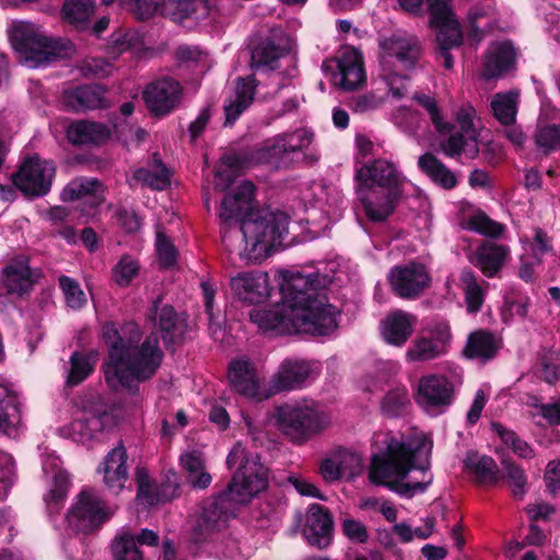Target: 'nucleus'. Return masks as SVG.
<instances>
[{
  "label": "nucleus",
  "instance_id": "36",
  "mask_svg": "<svg viewBox=\"0 0 560 560\" xmlns=\"http://www.w3.org/2000/svg\"><path fill=\"white\" fill-rule=\"evenodd\" d=\"M180 465L186 471L187 482L194 489H206L210 486L212 477L206 471L205 458L200 451H185L180 455Z\"/></svg>",
  "mask_w": 560,
  "mask_h": 560
},
{
  "label": "nucleus",
  "instance_id": "26",
  "mask_svg": "<svg viewBox=\"0 0 560 560\" xmlns=\"http://www.w3.org/2000/svg\"><path fill=\"white\" fill-rule=\"evenodd\" d=\"M332 524L327 509L319 504H312L306 513L303 534L311 545L325 548L330 542Z\"/></svg>",
  "mask_w": 560,
  "mask_h": 560
},
{
  "label": "nucleus",
  "instance_id": "55",
  "mask_svg": "<svg viewBox=\"0 0 560 560\" xmlns=\"http://www.w3.org/2000/svg\"><path fill=\"white\" fill-rule=\"evenodd\" d=\"M155 249L159 264L163 268H170L176 264L178 256L177 249L164 234L160 225L156 228Z\"/></svg>",
  "mask_w": 560,
  "mask_h": 560
},
{
  "label": "nucleus",
  "instance_id": "10",
  "mask_svg": "<svg viewBox=\"0 0 560 560\" xmlns=\"http://www.w3.org/2000/svg\"><path fill=\"white\" fill-rule=\"evenodd\" d=\"M280 430L294 443H303L313 434L325 429L330 418L313 404H285L277 409Z\"/></svg>",
  "mask_w": 560,
  "mask_h": 560
},
{
  "label": "nucleus",
  "instance_id": "20",
  "mask_svg": "<svg viewBox=\"0 0 560 560\" xmlns=\"http://www.w3.org/2000/svg\"><path fill=\"white\" fill-rule=\"evenodd\" d=\"M182 89L173 79H162L149 84L143 98L151 113L156 116L172 112L180 100Z\"/></svg>",
  "mask_w": 560,
  "mask_h": 560
},
{
  "label": "nucleus",
  "instance_id": "2",
  "mask_svg": "<svg viewBox=\"0 0 560 560\" xmlns=\"http://www.w3.org/2000/svg\"><path fill=\"white\" fill-rule=\"evenodd\" d=\"M279 276L282 303L249 313L250 320L259 329L323 336L337 328L338 312L317 291V275L283 270Z\"/></svg>",
  "mask_w": 560,
  "mask_h": 560
},
{
  "label": "nucleus",
  "instance_id": "22",
  "mask_svg": "<svg viewBox=\"0 0 560 560\" xmlns=\"http://www.w3.org/2000/svg\"><path fill=\"white\" fill-rule=\"evenodd\" d=\"M289 49V38L285 33L280 28H273L253 49L250 66L254 69L261 67L273 69Z\"/></svg>",
  "mask_w": 560,
  "mask_h": 560
},
{
  "label": "nucleus",
  "instance_id": "37",
  "mask_svg": "<svg viewBox=\"0 0 560 560\" xmlns=\"http://www.w3.org/2000/svg\"><path fill=\"white\" fill-rule=\"evenodd\" d=\"M500 348V340L490 331L479 329L468 336L464 348L465 357L469 359H492Z\"/></svg>",
  "mask_w": 560,
  "mask_h": 560
},
{
  "label": "nucleus",
  "instance_id": "34",
  "mask_svg": "<svg viewBox=\"0 0 560 560\" xmlns=\"http://www.w3.org/2000/svg\"><path fill=\"white\" fill-rule=\"evenodd\" d=\"M63 101L72 110L96 109L106 106L105 90L100 85H83L65 94Z\"/></svg>",
  "mask_w": 560,
  "mask_h": 560
},
{
  "label": "nucleus",
  "instance_id": "18",
  "mask_svg": "<svg viewBox=\"0 0 560 560\" xmlns=\"http://www.w3.org/2000/svg\"><path fill=\"white\" fill-rule=\"evenodd\" d=\"M54 175L55 167L50 162L33 155L24 160L12 180L25 195L43 196L49 191Z\"/></svg>",
  "mask_w": 560,
  "mask_h": 560
},
{
  "label": "nucleus",
  "instance_id": "14",
  "mask_svg": "<svg viewBox=\"0 0 560 560\" xmlns=\"http://www.w3.org/2000/svg\"><path fill=\"white\" fill-rule=\"evenodd\" d=\"M475 118L476 112L470 105H464L456 112L455 121L460 130L452 133L441 143V149L446 156L465 155L467 159H475L478 155V132L474 125Z\"/></svg>",
  "mask_w": 560,
  "mask_h": 560
},
{
  "label": "nucleus",
  "instance_id": "35",
  "mask_svg": "<svg viewBox=\"0 0 560 560\" xmlns=\"http://www.w3.org/2000/svg\"><path fill=\"white\" fill-rule=\"evenodd\" d=\"M161 13L177 22L189 18L198 21L209 15V3L208 0H164Z\"/></svg>",
  "mask_w": 560,
  "mask_h": 560
},
{
  "label": "nucleus",
  "instance_id": "11",
  "mask_svg": "<svg viewBox=\"0 0 560 560\" xmlns=\"http://www.w3.org/2000/svg\"><path fill=\"white\" fill-rule=\"evenodd\" d=\"M116 512L92 489H83L67 515L69 526L83 534L98 529Z\"/></svg>",
  "mask_w": 560,
  "mask_h": 560
},
{
  "label": "nucleus",
  "instance_id": "24",
  "mask_svg": "<svg viewBox=\"0 0 560 560\" xmlns=\"http://www.w3.org/2000/svg\"><path fill=\"white\" fill-rule=\"evenodd\" d=\"M106 416L107 412L100 401L84 404L69 425L70 435L79 441L92 439L95 433L103 430V419Z\"/></svg>",
  "mask_w": 560,
  "mask_h": 560
},
{
  "label": "nucleus",
  "instance_id": "4",
  "mask_svg": "<svg viewBox=\"0 0 560 560\" xmlns=\"http://www.w3.org/2000/svg\"><path fill=\"white\" fill-rule=\"evenodd\" d=\"M431 448V442L424 436L402 442L390 439L386 453L373 456L371 481L387 486L405 497L423 492L432 481L428 471Z\"/></svg>",
  "mask_w": 560,
  "mask_h": 560
},
{
  "label": "nucleus",
  "instance_id": "53",
  "mask_svg": "<svg viewBox=\"0 0 560 560\" xmlns=\"http://www.w3.org/2000/svg\"><path fill=\"white\" fill-rule=\"evenodd\" d=\"M156 325L163 334L165 342L173 341L178 331V316L170 305H163L155 311Z\"/></svg>",
  "mask_w": 560,
  "mask_h": 560
},
{
  "label": "nucleus",
  "instance_id": "33",
  "mask_svg": "<svg viewBox=\"0 0 560 560\" xmlns=\"http://www.w3.org/2000/svg\"><path fill=\"white\" fill-rule=\"evenodd\" d=\"M389 95L397 100L404 97L395 95L385 82H381L377 72L372 80V89L366 93L353 96L349 102V107L357 114L376 110L386 102Z\"/></svg>",
  "mask_w": 560,
  "mask_h": 560
},
{
  "label": "nucleus",
  "instance_id": "27",
  "mask_svg": "<svg viewBox=\"0 0 560 560\" xmlns=\"http://www.w3.org/2000/svg\"><path fill=\"white\" fill-rule=\"evenodd\" d=\"M334 83L346 91L359 88L365 81V71L361 54L351 48L342 52L338 60V72L332 77Z\"/></svg>",
  "mask_w": 560,
  "mask_h": 560
},
{
  "label": "nucleus",
  "instance_id": "12",
  "mask_svg": "<svg viewBox=\"0 0 560 560\" xmlns=\"http://www.w3.org/2000/svg\"><path fill=\"white\" fill-rule=\"evenodd\" d=\"M431 15V24L438 30L436 40L440 48L439 57L444 68L454 65L450 49L462 44L463 33L458 21L451 10V0H427Z\"/></svg>",
  "mask_w": 560,
  "mask_h": 560
},
{
  "label": "nucleus",
  "instance_id": "58",
  "mask_svg": "<svg viewBox=\"0 0 560 560\" xmlns=\"http://www.w3.org/2000/svg\"><path fill=\"white\" fill-rule=\"evenodd\" d=\"M415 100L428 112L430 119L439 133L451 131V124L444 120L436 101L425 94L416 95Z\"/></svg>",
  "mask_w": 560,
  "mask_h": 560
},
{
  "label": "nucleus",
  "instance_id": "13",
  "mask_svg": "<svg viewBox=\"0 0 560 560\" xmlns=\"http://www.w3.org/2000/svg\"><path fill=\"white\" fill-rule=\"evenodd\" d=\"M455 386L443 374H428L419 378L415 400L427 413H443L454 401Z\"/></svg>",
  "mask_w": 560,
  "mask_h": 560
},
{
  "label": "nucleus",
  "instance_id": "1",
  "mask_svg": "<svg viewBox=\"0 0 560 560\" xmlns=\"http://www.w3.org/2000/svg\"><path fill=\"white\" fill-rule=\"evenodd\" d=\"M254 185L241 183L221 201L218 212L225 248L247 262H260L281 246L289 233L283 212H253Z\"/></svg>",
  "mask_w": 560,
  "mask_h": 560
},
{
  "label": "nucleus",
  "instance_id": "16",
  "mask_svg": "<svg viewBox=\"0 0 560 560\" xmlns=\"http://www.w3.org/2000/svg\"><path fill=\"white\" fill-rule=\"evenodd\" d=\"M452 335L447 324L439 323L419 334L405 352L408 363L428 362L447 352Z\"/></svg>",
  "mask_w": 560,
  "mask_h": 560
},
{
  "label": "nucleus",
  "instance_id": "17",
  "mask_svg": "<svg viewBox=\"0 0 560 560\" xmlns=\"http://www.w3.org/2000/svg\"><path fill=\"white\" fill-rule=\"evenodd\" d=\"M319 374V364L315 361L289 358L283 360L270 378V396L295 390L314 381Z\"/></svg>",
  "mask_w": 560,
  "mask_h": 560
},
{
  "label": "nucleus",
  "instance_id": "29",
  "mask_svg": "<svg viewBox=\"0 0 560 560\" xmlns=\"http://www.w3.org/2000/svg\"><path fill=\"white\" fill-rule=\"evenodd\" d=\"M515 60L516 51L510 43H494L485 55L481 74L487 80L500 78L514 68Z\"/></svg>",
  "mask_w": 560,
  "mask_h": 560
},
{
  "label": "nucleus",
  "instance_id": "57",
  "mask_svg": "<svg viewBox=\"0 0 560 560\" xmlns=\"http://www.w3.org/2000/svg\"><path fill=\"white\" fill-rule=\"evenodd\" d=\"M343 478H351L362 470V458L355 452L339 448L334 452Z\"/></svg>",
  "mask_w": 560,
  "mask_h": 560
},
{
  "label": "nucleus",
  "instance_id": "49",
  "mask_svg": "<svg viewBox=\"0 0 560 560\" xmlns=\"http://www.w3.org/2000/svg\"><path fill=\"white\" fill-rule=\"evenodd\" d=\"M65 19L75 25L83 26L94 13L93 0H67L62 7Z\"/></svg>",
  "mask_w": 560,
  "mask_h": 560
},
{
  "label": "nucleus",
  "instance_id": "44",
  "mask_svg": "<svg viewBox=\"0 0 560 560\" xmlns=\"http://www.w3.org/2000/svg\"><path fill=\"white\" fill-rule=\"evenodd\" d=\"M129 184L130 186L141 184L153 189L162 190L170 185V176L167 170L159 162L150 168L141 167L136 170Z\"/></svg>",
  "mask_w": 560,
  "mask_h": 560
},
{
  "label": "nucleus",
  "instance_id": "8",
  "mask_svg": "<svg viewBox=\"0 0 560 560\" xmlns=\"http://www.w3.org/2000/svg\"><path fill=\"white\" fill-rule=\"evenodd\" d=\"M9 37L14 49L21 54L22 62L28 68L68 58L74 51L69 40L48 38L36 25L24 21L12 22Z\"/></svg>",
  "mask_w": 560,
  "mask_h": 560
},
{
  "label": "nucleus",
  "instance_id": "30",
  "mask_svg": "<svg viewBox=\"0 0 560 560\" xmlns=\"http://www.w3.org/2000/svg\"><path fill=\"white\" fill-rule=\"evenodd\" d=\"M256 86V81L253 77H240L236 79L233 93L224 104L225 125H233L242 113L252 105Z\"/></svg>",
  "mask_w": 560,
  "mask_h": 560
},
{
  "label": "nucleus",
  "instance_id": "59",
  "mask_svg": "<svg viewBox=\"0 0 560 560\" xmlns=\"http://www.w3.org/2000/svg\"><path fill=\"white\" fill-rule=\"evenodd\" d=\"M535 142L546 154L560 147V124L546 125L537 129Z\"/></svg>",
  "mask_w": 560,
  "mask_h": 560
},
{
  "label": "nucleus",
  "instance_id": "45",
  "mask_svg": "<svg viewBox=\"0 0 560 560\" xmlns=\"http://www.w3.org/2000/svg\"><path fill=\"white\" fill-rule=\"evenodd\" d=\"M100 188L101 184L94 178H75L65 187L62 198L63 200H75L90 197L93 203H98L97 192Z\"/></svg>",
  "mask_w": 560,
  "mask_h": 560
},
{
  "label": "nucleus",
  "instance_id": "25",
  "mask_svg": "<svg viewBox=\"0 0 560 560\" xmlns=\"http://www.w3.org/2000/svg\"><path fill=\"white\" fill-rule=\"evenodd\" d=\"M510 255L508 245L485 241L469 254L468 259L486 277L492 278L502 269Z\"/></svg>",
  "mask_w": 560,
  "mask_h": 560
},
{
  "label": "nucleus",
  "instance_id": "52",
  "mask_svg": "<svg viewBox=\"0 0 560 560\" xmlns=\"http://www.w3.org/2000/svg\"><path fill=\"white\" fill-rule=\"evenodd\" d=\"M139 272V261L129 255H124L113 268V279L119 287H128Z\"/></svg>",
  "mask_w": 560,
  "mask_h": 560
},
{
  "label": "nucleus",
  "instance_id": "19",
  "mask_svg": "<svg viewBox=\"0 0 560 560\" xmlns=\"http://www.w3.org/2000/svg\"><path fill=\"white\" fill-rule=\"evenodd\" d=\"M389 282L400 298L415 299L429 287L430 277L423 265L411 262L393 268Z\"/></svg>",
  "mask_w": 560,
  "mask_h": 560
},
{
  "label": "nucleus",
  "instance_id": "3",
  "mask_svg": "<svg viewBox=\"0 0 560 560\" xmlns=\"http://www.w3.org/2000/svg\"><path fill=\"white\" fill-rule=\"evenodd\" d=\"M102 338L108 348L105 380L114 389H131L137 383L150 378L161 365L163 353L158 338L149 336L139 347L141 330L135 323H127L120 329L106 323L102 327Z\"/></svg>",
  "mask_w": 560,
  "mask_h": 560
},
{
  "label": "nucleus",
  "instance_id": "43",
  "mask_svg": "<svg viewBox=\"0 0 560 560\" xmlns=\"http://www.w3.org/2000/svg\"><path fill=\"white\" fill-rule=\"evenodd\" d=\"M98 359L96 351L89 353L74 352L70 358V370L67 384L77 386L83 382L93 371Z\"/></svg>",
  "mask_w": 560,
  "mask_h": 560
},
{
  "label": "nucleus",
  "instance_id": "28",
  "mask_svg": "<svg viewBox=\"0 0 560 560\" xmlns=\"http://www.w3.org/2000/svg\"><path fill=\"white\" fill-rule=\"evenodd\" d=\"M127 451L122 444L113 448L98 468L108 490L118 493L128 480Z\"/></svg>",
  "mask_w": 560,
  "mask_h": 560
},
{
  "label": "nucleus",
  "instance_id": "46",
  "mask_svg": "<svg viewBox=\"0 0 560 560\" xmlns=\"http://www.w3.org/2000/svg\"><path fill=\"white\" fill-rule=\"evenodd\" d=\"M463 226L489 237H499L505 231V226L491 220L480 210L474 211L463 221Z\"/></svg>",
  "mask_w": 560,
  "mask_h": 560
},
{
  "label": "nucleus",
  "instance_id": "50",
  "mask_svg": "<svg viewBox=\"0 0 560 560\" xmlns=\"http://www.w3.org/2000/svg\"><path fill=\"white\" fill-rule=\"evenodd\" d=\"M114 560H142L136 539L129 532L118 534L112 545Z\"/></svg>",
  "mask_w": 560,
  "mask_h": 560
},
{
  "label": "nucleus",
  "instance_id": "48",
  "mask_svg": "<svg viewBox=\"0 0 560 560\" xmlns=\"http://www.w3.org/2000/svg\"><path fill=\"white\" fill-rule=\"evenodd\" d=\"M492 428L499 434L504 445L517 457L524 460H530L536 457L535 450L514 431L503 428L500 423H493Z\"/></svg>",
  "mask_w": 560,
  "mask_h": 560
},
{
  "label": "nucleus",
  "instance_id": "38",
  "mask_svg": "<svg viewBox=\"0 0 560 560\" xmlns=\"http://www.w3.org/2000/svg\"><path fill=\"white\" fill-rule=\"evenodd\" d=\"M225 523V515L217 501L207 502L197 513L192 528L196 539H202Z\"/></svg>",
  "mask_w": 560,
  "mask_h": 560
},
{
  "label": "nucleus",
  "instance_id": "15",
  "mask_svg": "<svg viewBox=\"0 0 560 560\" xmlns=\"http://www.w3.org/2000/svg\"><path fill=\"white\" fill-rule=\"evenodd\" d=\"M228 381L237 394L256 400L270 397V385L262 386V376L257 365L247 357L233 359L228 369Z\"/></svg>",
  "mask_w": 560,
  "mask_h": 560
},
{
  "label": "nucleus",
  "instance_id": "39",
  "mask_svg": "<svg viewBox=\"0 0 560 560\" xmlns=\"http://www.w3.org/2000/svg\"><path fill=\"white\" fill-rule=\"evenodd\" d=\"M419 168L427 174L435 184L445 189L456 186L455 174L432 153H424L418 159Z\"/></svg>",
  "mask_w": 560,
  "mask_h": 560
},
{
  "label": "nucleus",
  "instance_id": "9",
  "mask_svg": "<svg viewBox=\"0 0 560 560\" xmlns=\"http://www.w3.org/2000/svg\"><path fill=\"white\" fill-rule=\"evenodd\" d=\"M229 468L237 465V469L229 485V493L233 501L245 503L267 488L268 470L255 453H249L236 443L226 458Z\"/></svg>",
  "mask_w": 560,
  "mask_h": 560
},
{
  "label": "nucleus",
  "instance_id": "6",
  "mask_svg": "<svg viewBox=\"0 0 560 560\" xmlns=\"http://www.w3.org/2000/svg\"><path fill=\"white\" fill-rule=\"evenodd\" d=\"M358 196L365 215L373 222L386 220L402 195L405 177L398 166L387 159L357 163Z\"/></svg>",
  "mask_w": 560,
  "mask_h": 560
},
{
  "label": "nucleus",
  "instance_id": "64",
  "mask_svg": "<svg viewBox=\"0 0 560 560\" xmlns=\"http://www.w3.org/2000/svg\"><path fill=\"white\" fill-rule=\"evenodd\" d=\"M162 3L159 5L156 0H128L127 8L131 11L138 20H147L151 18L159 9L161 10Z\"/></svg>",
  "mask_w": 560,
  "mask_h": 560
},
{
  "label": "nucleus",
  "instance_id": "47",
  "mask_svg": "<svg viewBox=\"0 0 560 560\" xmlns=\"http://www.w3.org/2000/svg\"><path fill=\"white\" fill-rule=\"evenodd\" d=\"M459 279L465 293L467 311L469 313H477L483 304L485 290L477 282L476 276L470 270L464 269L460 272Z\"/></svg>",
  "mask_w": 560,
  "mask_h": 560
},
{
  "label": "nucleus",
  "instance_id": "42",
  "mask_svg": "<svg viewBox=\"0 0 560 560\" xmlns=\"http://www.w3.org/2000/svg\"><path fill=\"white\" fill-rule=\"evenodd\" d=\"M142 48V36L137 31H118L110 36L107 45V55L109 58L116 59L126 51L137 55Z\"/></svg>",
  "mask_w": 560,
  "mask_h": 560
},
{
  "label": "nucleus",
  "instance_id": "31",
  "mask_svg": "<svg viewBox=\"0 0 560 560\" xmlns=\"http://www.w3.org/2000/svg\"><path fill=\"white\" fill-rule=\"evenodd\" d=\"M1 283L8 294L22 296L28 293L34 280L27 259L20 257L10 261L2 270Z\"/></svg>",
  "mask_w": 560,
  "mask_h": 560
},
{
  "label": "nucleus",
  "instance_id": "32",
  "mask_svg": "<svg viewBox=\"0 0 560 560\" xmlns=\"http://www.w3.org/2000/svg\"><path fill=\"white\" fill-rule=\"evenodd\" d=\"M112 136L110 128L97 121L77 120L67 130L68 140L75 145H98Z\"/></svg>",
  "mask_w": 560,
  "mask_h": 560
},
{
  "label": "nucleus",
  "instance_id": "54",
  "mask_svg": "<svg viewBox=\"0 0 560 560\" xmlns=\"http://www.w3.org/2000/svg\"><path fill=\"white\" fill-rule=\"evenodd\" d=\"M467 20L475 35H482L492 27V8L490 5H475L470 9Z\"/></svg>",
  "mask_w": 560,
  "mask_h": 560
},
{
  "label": "nucleus",
  "instance_id": "21",
  "mask_svg": "<svg viewBox=\"0 0 560 560\" xmlns=\"http://www.w3.org/2000/svg\"><path fill=\"white\" fill-rule=\"evenodd\" d=\"M230 287L240 300L254 304L269 296L270 279L265 271H243L231 278Z\"/></svg>",
  "mask_w": 560,
  "mask_h": 560
},
{
  "label": "nucleus",
  "instance_id": "56",
  "mask_svg": "<svg viewBox=\"0 0 560 560\" xmlns=\"http://www.w3.org/2000/svg\"><path fill=\"white\" fill-rule=\"evenodd\" d=\"M176 58L182 63L198 68L200 72H203L210 67L208 52L198 47L180 46L176 50Z\"/></svg>",
  "mask_w": 560,
  "mask_h": 560
},
{
  "label": "nucleus",
  "instance_id": "60",
  "mask_svg": "<svg viewBox=\"0 0 560 560\" xmlns=\"http://www.w3.org/2000/svg\"><path fill=\"white\" fill-rule=\"evenodd\" d=\"M59 284L65 294L68 306L71 308H80L85 304V294L75 280L62 276L59 278Z\"/></svg>",
  "mask_w": 560,
  "mask_h": 560
},
{
  "label": "nucleus",
  "instance_id": "62",
  "mask_svg": "<svg viewBox=\"0 0 560 560\" xmlns=\"http://www.w3.org/2000/svg\"><path fill=\"white\" fill-rule=\"evenodd\" d=\"M14 478L15 469L13 458L8 454H0V500L7 498Z\"/></svg>",
  "mask_w": 560,
  "mask_h": 560
},
{
  "label": "nucleus",
  "instance_id": "41",
  "mask_svg": "<svg viewBox=\"0 0 560 560\" xmlns=\"http://www.w3.org/2000/svg\"><path fill=\"white\" fill-rule=\"evenodd\" d=\"M520 103V92L516 90L500 92L493 95L491 109L494 117L505 126L514 124Z\"/></svg>",
  "mask_w": 560,
  "mask_h": 560
},
{
  "label": "nucleus",
  "instance_id": "5",
  "mask_svg": "<svg viewBox=\"0 0 560 560\" xmlns=\"http://www.w3.org/2000/svg\"><path fill=\"white\" fill-rule=\"evenodd\" d=\"M314 135L306 128H298L276 135L254 150L249 158L229 153L221 158L217 166L214 185L226 189L246 167L252 164H269L276 168H287L299 161L300 155L310 148Z\"/></svg>",
  "mask_w": 560,
  "mask_h": 560
},
{
  "label": "nucleus",
  "instance_id": "63",
  "mask_svg": "<svg viewBox=\"0 0 560 560\" xmlns=\"http://www.w3.org/2000/svg\"><path fill=\"white\" fill-rule=\"evenodd\" d=\"M69 489V477L67 472L59 471L55 475L54 487L49 490L45 500L48 505L58 504L63 501Z\"/></svg>",
  "mask_w": 560,
  "mask_h": 560
},
{
  "label": "nucleus",
  "instance_id": "61",
  "mask_svg": "<svg viewBox=\"0 0 560 560\" xmlns=\"http://www.w3.org/2000/svg\"><path fill=\"white\" fill-rule=\"evenodd\" d=\"M138 501L143 505H154L162 501L155 493V487L150 483L149 475L144 468L137 469Z\"/></svg>",
  "mask_w": 560,
  "mask_h": 560
},
{
  "label": "nucleus",
  "instance_id": "40",
  "mask_svg": "<svg viewBox=\"0 0 560 560\" xmlns=\"http://www.w3.org/2000/svg\"><path fill=\"white\" fill-rule=\"evenodd\" d=\"M464 463L466 469L475 475L478 482L493 485L499 480L498 465L492 457L469 452Z\"/></svg>",
  "mask_w": 560,
  "mask_h": 560
},
{
  "label": "nucleus",
  "instance_id": "23",
  "mask_svg": "<svg viewBox=\"0 0 560 560\" xmlns=\"http://www.w3.org/2000/svg\"><path fill=\"white\" fill-rule=\"evenodd\" d=\"M417 323L416 315L402 310L393 311L380 324L381 337L387 345L401 348L412 336Z\"/></svg>",
  "mask_w": 560,
  "mask_h": 560
},
{
  "label": "nucleus",
  "instance_id": "7",
  "mask_svg": "<svg viewBox=\"0 0 560 560\" xmlns=\"http://www.w3.org/2000/svg\"><path fill=\"white\" fill-rule=\"evenodd\" d=\"M378 69L381 82H385L397 96H405L409 89L407 71L415 69L421 58L420 40L406 33H395L378 42Z\"/></svg>",
  "mask_w": 560,
  "mask_h": 560
},
{
  "label": "nucleus",
  "instance_id": "51",
  "mask_svg": "<svg viewBox=\"0 0 560 560\" xmlns=\"http://www.w3.org/2000/svg\"><path fill=\"white\" fill-rule=\"evenodd\" d=\"M504 476L509 481L514 498L522 500L526 493L527 477L523 468L512 460H502Z\"/></svg>",
  "mask_w": 560,
  "mask_h": 560
}]
</instances>
